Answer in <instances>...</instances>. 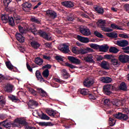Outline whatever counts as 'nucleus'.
Masks as SVG:
<instances>
[{
  "mask_svg": "<svg viewBox=\"0 0 129 129\" xmlns=\"http://www.w3.org/2000/svg\"><path fill=\"white\" fill-rule=\"evenodd\" d=\"M30 30L33 35H39L40 37H42L47 41H51V40H52V37L50 35H48L45 31H43L41 30L38 31L36 28H31Z\"/></svg>",
  "mask_w": 129,
  "mask_h": 129,
  "instance_id": "nucleus-1",
  "label": "nucleus"
},
{
  "mask_svg": "<svg viewBox=\"0 0 129 129\" xmlns=\"http://www.w3.org/2000/svg\"><path fill=\"white\" fill-rule=\"evenodd\" d=\"M1 19L5 24L9 23L10 26H11V27H15V20H14V18L10 17L9 15L6 14H2L1 15Z\"/></svg>",
  "mask_w": 129,
  "mask_h": 129,
  "instance_id": "nucleus-2",
  "label": "nucleus"
},
{
  "mask_svg": "<svg viewBox=\"0 0 129 129\" xmlns=\"http://www.w3.org/2000/svg\"><path fill=\"white\" fill-rule=\"evenodd\" d=\"M29 91L31 93V94H33V95L36 96L37 95V93H39L40 96H42V97H47V92L45 91L44 90H43L42 88H37V91H35L34 89L32 88H29Z\"/></svg>",
  "mask_w": 129,
  "mask_h": 129,
  "instance_id": "nucleus-3",
  "label": "nucleus"
},
{
  "mask_svg": "<svg viewBox=\"0 0 129 129\" xmlns=\"http://www.w3.org/2000/svg\"><path fill=\"white\" fill-rule=\"evenodd\" d=\"M103 90L106 95H110L112 90H115V87L111 84H106L103 86Z\"/></svg>",
  "mask_w": 129,
  "mask_h": 129,
  "instance_id": "nucleus-4",
  "label": "nucleus"
},
{
  "mask_svg": "<svg viewBox=\"0 0 129 129\" xmlns=\"http://www.w3.org/2000/svg\"><path fill=\"white\" fill-rule=\"evenodd\" d=\"M104 105L108 107L107 108L104 109L107 114H112L113 113V110L109 107L110 106V100L109 99H106L104 100Z\"/></svg>",
  "mask_w": 129,
  "mask_h": 129,
  "instance_id": "nucleus-5",
  "label": "nucleus"
},
{
  "mask_svg": "<svg viewBox=\"0 0 129 129\" xmlns=\"http://www.w3.org/2000/svg\"><path fill=\"white\" fill-rule=\"evenodd\" d=\"M0 125L1 126H4V127H6V128L10 129L12 126L13 127H16L18 126V125L16 124V123H12L11 121H9L8 120H4L0 122Z\"/></svg>",
  "mask_w": 129,
  "mask_h": 129,
  "instance_id": "nucleus-6",
  "label": "nucleus"
},
{
  "mask_svg": "<svg viewBox=\"0 0 129 129\" xmlns=\"http://www.w3.org/2000/svg\"><path fill=\"white\" fill-rule=\"evenodd\" d=\"M113 116L115 118H117L118 119H123V120H127V119H128V116L121 112H117L113 114Z\"/></svg>",
  "mask_w": 129,
  "mask_h": 129,
  "instance_id": "nucleus-7",
  "label": "nucleus"
},
{
  "mask_svg": "<svg viewBox=\"0 0 129 129\" xmlns=\"http://www.w3.org/2000/svg\"><path fill=\"white\" fill-rule=\"evenodd\" d=\"M83 84L85 87L89 88L94 84V81L90 78H88L85 79Z\"/></svg>",
  "mask_w": 129,
  "mask_h": 129,
  "instance_id": "nucleus-8",
  "label": "nucleus"
},
{
  "mask_svg": "<svg viewBox=\"0 0 129 129\" xmlns=\"http://www.w3.org/2000/svg\"><path fill=\"white\" fill-rule=\"evenodd\" d=\"M68 59L71 63L76 64V65H80L81 63V60H80V59L74 56H68Z\"/></svg>",
  "mask_w": 129,
  "mask_h": 129,
  "instance_id": "nucleus-9",
  "label": "nucleus"
},
{
  "mask_svg": "<svg viewBox=\"0 0 129 129\" xmlns=\"http://www.w3.org/2000/svg\"><path fill=\"white\" fill-rule=\"evenodd\" d=\"M45 15L47 17H49L50 19H52V20L56 19L57 17V13L55 12V11L52 10L46 11Z\"/></svg>",
  "mask_w": 129,
  "mask_h": 129,
  "instance_id": "nucleus-10",
  "label": "nucleus"
},
{
  "mask_svg": "<svg viewBox=\"0 0 129 129\" xmlns=\"http://www.w3.org/2000/svg\"><path fill=\"white\" fill-rule=\"evenodd\" d=\"M116 45L119 46V47H126L128 45V41L125 39H121L120 40L116 41Z\"/></svg>",
  "mask_w": 129,
  "mask_h": 129,
  "instance_id": "nucleus-11",
  "label": "nucleus"
},
{
  "mask_svg": "<svg viewBox=\"0 0 129 129\" xmlns=\"http://www.w3.org/2000/svg\"><path fill=\"white\" fill-rule=\"evenodd\" d=\"M119 60L121 63L129 62V56L125 54H121L118 57Z\"/></svg>",
  "mask_w": 129,
  "mask_h": 129,
  "instance_id": "nucleus-12",
  "label": "nucleus"
},
{
  "mask_svg": "<svg viewBox=\"0 0 129 129\" xmlns=\"http://www.w3.org/2000/svg\"><path fill=\"white\" fill-rule=\"evenodd\" d=\"M38 105H39V103L34 100H30L28 102V107L32 109H34V108L37 107Z\"/></svg>",
  "mask_w": 129,
  "mask_h": 129,
  "instance_id": "nucleus-13",
  "label": "nucleus"
},
{
  "mask_svg": "<svg viewBox=\"0 0 129 129\" xmlns=\"http://www.w3.org/2000/svg\"><path fill=\"white\" fill-rule=\"evenodd\" d=\"M79 31L82 35H84V36L88 37V36H90V35H91V31L89 29L80 28L79 29Z\"/></svg>",
  "mask_w": 129,
  "mask_h": 129,
  "instance_id": "nucleus-14",
  "label": "nucleus"
},
{
  "mask_svg": "<svg viewBox=\"0 0 129 129\" xmlns=\"http://www.w3.org/2000/svg\"><path fill=\"white\" fill-rule=\"evenodd\" d=\"M79 52H80V54L84 55V54L89 53L90 52H93V49L89 47H86V48L82 47V48H80Z\"/></svg>",
  "mask_w": 129,
  "mask_h": 129,
  "instance_id": "nucleus-15",
  "label": "nucleus"
},
{
  "mask_svg": "<svg viewBox=\"0 0 129 129\" xmlns=\"http://www.w3.org/2000/svg\"><path fill=\"white\" fill-rule=\"evenodd\" d=\"M22 8L24 12H29V11H31L32 4L30 2H26L22 4Z\"/></svg>",
  "mask_w": 129,
  "mask_h": 129,
  "instance_id": "nucleus-16",
  "label": "nucleus"
},
{
  "mask_svg": "<svg viewBox=\"0 0 129 129\" xmlns=\"http://www.w3.org/2000/svg\"><path fill=\"white\" fill-rule=\"evenodd\" d=\"M94 59V57L92 54L88 55V56L84 57V60L86 62V63H95Z\"/></svg>",
  "mask_w": 129,
  "mask_h": 129,
  "instance_id": "nucleus-17",
  "label": "nucleus"
},
{
  "mask_svg": "<svg viewBox=\"0 0 129 129\" xmlns=\"http://www.w3.org/2000/svg\"><path fill=\"white\" fill-rule=\"evenodd\" d=\"M6 65L8 69L11 71H13V72H16L18 70V68L15 67L10 61H8L6 62Z\"/></svg>",
  "mask_w": 129,
  "mask_h": 129,
  "instance_id": "nucleus-18",
  "label": "nucleus"
},
{
  "mask_svg": "<svg viewBox=\"0 0 129 129\" xmlns=\"http://www.w3.org/2000/svg\"><path fill=\"white\" fill-rule=\"evenodd\" d=\"M15 122L19 123V124H21V125H23L24 127L28 126L29 125V123H28L27 121L25 119H19V118H18L15 120Z\"/></svg>",
  "mask_w": 129,
  "mask_h": 129,
  "instance_id": "nucleus-19",
  "label": "nucleus"
},
{
  "mask_svg": "<svg viewBox=\"0 0 129 129\" xmlns=\"http://www.w3.org/2000/svg\"><path fill=\"white\" fill-rule=\"evenodd\" d=\"M95 11L97 13V14H100V15H103L104 13V10L103 8L100 6L96 5L94 7Z\"/></svg>",
  "mask_w": 129,
  "mask_h": 129,
  "instance_id": "nucleus-20",
  "label": "nucleus"
},
{
  "mask_svg": "<svg viewBox=\"0 0 129 129\" xmlns=\"http://www.w3.org/2000/svg\"><path fill=\"white\" fill-rule=\"evenodd\" d=\"M88 96L89 97V99H93L94 100L98 98V97H99V94H98L97 91H95L94 93L93 94H91L90 92L88 94Z\"/></svg>",
  "mask_w": 129,
  "mask_h": 129,
  "instance_id": "nucleus-21",
  "label": "nucleus"
},
{
  "mask_svg": "<svg viewBox=\"0 0 129 129\" xmlns=\"http://www.w3.org/2000/svg\"><path fill=\"white\" fill-rule=\"evenodd\" d=\"M46 113L48 114L50 116H51L52 117H57V113L55 112V111L53 110L52 109H47L45 110Z\"/></svg>",
  "mask_w": 129,
  "mask_h": 129,
  "instance_id": "nucleus-22",
  "label": "nucleus"
},
{
  "mask_svg": "<svg viewBox=\"0 0 129 129\" xmlns=\"http://www.w3.org/2000/svg\"><path fill=\"white\" fill-rule=\"evenodd\" d=\"M15 36L17 40L19 41L20 43H24V42H25V37L20 33H16Z\"/></svg>",
  "mask_w": 129,
  "mask_h": 129,
  "instance_id": "nucleus-23",
  "label": "nucleus"
},
{
  "mask_svg": "<svg viewBox=\"0 0 129 129\" xmlns=\"http://www.w3.org/2000/svg\"><path fill=\"white\" fill-rule=\"evenodd\" d=\"M35 76L36 78H37L38 80H40V82H45V80L42 77V75H41V72H40V71L37 70L36 71Z\"/></svg>",
  "mask_w": 129,
  "mask_h": 129,
  "instance_id": "nucleus-24",
  "label": "nucleus"
},
{
  "mask_svg": "<svg viewBox=\"0 0 129 129\" xmlns=\"http://www.w3.org/2000/svg\"><path fill=\"white\" fill-rule=\"evenodd\" d=\"M77 38L78 40L82 43H88V42H89V38L87 37H84L80 35H78Z\"/></svg>",
  "mask_w": 129,
  "mask_h": 129,
  "instance_id": "nucleus-25",
  "label": "nucleus"
},
{
  "mask_svg": "<svg viewBox=\"0 0 129 129\" xmlns=\"http://www.w3.org/2000/svg\"><path fill=\"white\" fill-rule=\"evenodd\" d=\"M8 98L10 100H11L12 102H19L20 101V99L15 95H10L8 96Z\"/></svg>",
  "mask_w": 129,
  "mask_h": 129,
  "instance_id": "nucleus-26",
  "label": "nucleus"
},
{
  "mask_svg": "<svg viewBox=\"0 0 129 129\" xmlns=\"http://www.w3.org/2000/svg\"><path fill=\"white\" fill-rule=\"evenodd\" d=\"M101 81L103 83H110L112 81V79L109 77H103L101 78Z\"/></svg>",
  "mask_w": 129,
  "mask_h": 129,
  "instance_id": "nucleus-27",
  "label": "nucleus"
},
{
  "mask_svg": "<svg viewBox=\"0 0 129 129\" xmlns=\"http://www.w3.org/2000/svg\"><path fill=\"white\" fill-rule=\"evenodd\" d=\"M100 66L105 70H109V64L104 60L101 63Z\"/></svg>",
  "mask_w": 129,
  "mask_h": 129,
  "instance_id": "nucleus-28",
  "label": "nucleus"
},
{
  "mask_svg": "<svg viewBox=\"0 0 129 129\" xmlns=\"http://www.w3.org/2000/svg\"><path fill=\"white\" fill-rule=\"evenodd\" d=\"M38 124L40 126H53L54 125V124L51 122H39Z\"/></svg>",
  "mask_w": 129,
  "mask_h": 129,
  "instance_id": "nucleus-29",
  "label": "nucleus"
},
{
  "mask_svg": "<svg viewBox=\"0 0 129 129\" xmlns=\"http://www.w3.org/2000/svg\"><path fill=\"white\" fill-rule=\"evenodd\" d=\"M30 45H31V46L34 48V49H38V48H40V46H41V44L39 43L38 42L33 40L31 43Z\"/></svg>",
  "mask_w": 129,
  "mask_h": 129,
  "instance_id": "nucleus-30",
  "label": "nucleus"
},
{
  "mask_svg": "<svg viewBox=\"0 0 129 129\" xmlns=\"http://www.w3.org/2000/svg\"><path fill=\"white\" fill-rule=\"evenodd\" d=\"M79 91L80 93L82 95H88V94H89V92H90L89 90L85 88L81 89Z\"/></svg>",
  "mask_w": 129,
  "mask_h": 129,
  "instance_id": "nucleus-31",
  "label": "nucleus"
},
{
  "mask_svg": "<svg viewBox=\"0 0 129 129\" xmlns=\"http://www.w3.org/2000/svg\"><path fill=\"white\" fill-rule=\"evenodd\" d=\"M111 63L112 65H113L115 67H118L120 64L118 62V59L116 58H112L111 59Z\"/></svg>",
  "mask_w": 129,
  "mask_h": 129,
  "instance_id": "nucleus-32",
  "label": "nucleus"
},
{
  "mask_svg": "<svg viewBox=\"0 0 129 129\" xmlns=\"http://www.w3.org/2000/svg\"><path fill=\"white\" fill-rule=\"evenodd\" d=\"M119 90H122L123 91H126L127 90V87H126V84L124 82H122L119 87Z\"/></svg>",
  "mask_w": 129,
  "mask_h": 129,
  "instance_id": "nucleus-33",
  "label": "nucleus"
},
{
  "mask_svg": "<svg viewBox=\"0 0 129 129\" xmlns=\"http://www.w3.org/2000/svg\"><path fill=\"white\" fill-rule=\"evenodd\" d=\"M13 88H14V86L11 84H7L6 86L5 89L7 92H13Z\"/></svg>",
  "mask_w": 129,
  "mask_h": 129,
  "instance_id": "nucleus-34",
  "label": "nucleus"
},
{
  "mask_svg": "<svg viewBox=\"0 0 129 129\" xmlns=\"http://www.w3.org/2000/svg\"><path fill=\"white\" fill-rule=\"evenodd\" d=\"M109 48V47H108V45H107V44H106L105 45L100 46L99 50L100 52H106V51L108 50Z\"/></svg>",
  "mask_w": 129,
  "mask_h": 129,
  "instance_id": "nucleus-35",
  "label": "nucleus"
},
{
  "mask_svg": "<svg viewBox=\"0 0 129 129\" xmlns=\"http://www.w3.org/2000/svg\"><path fill=\"white\" fill-rule=\"evenodd\" d=\"M34 62L37 65L41 66L44 63V60L41 57H36L35 59Z\"/></svg>",
  "mask_w": 129,
  "mask_h": 129,
  "instance_id": "nucleus-36",
  "label": "nucleus"
},
{
  "mask_svg": "<svg viewBox=\"0 0 129 129\" xmlns=\"http://www.w3.org/2000/svg\"><path fill=\"white\" fill-rule=\"evenodd\" d=\"M41 115H38V116L40 117L41 119H43L44 120H49L50 119V117H48L47 114L43 113L42 112Z\"/></svg>",
  "mask_w": 129,
  "mask_h": 129,
  "instance_id": "nucleus-37",
  "label": "nucleus"
},
{
  "mask_svg": "<svg viewBox=\"0 0 129 129\" xmlns=\"http://www.w3.org/2000/svg\"><path fill=\"white\" fill-rule=\"evenodd\" d=\"M74 7V4L71 1H65V7L66 8H73Z\"/></svg>",
  "mask_w": 129,
  "mask_h": 129,
  "instance_id": "nucleus-38",
  "label": "nucleus"
},
{
  "mask_svg": "<svg viewBox=\"0 0 129 129\" xmlns=\"http://www.w3.org/2000/svg\"><path fill=\"white\" fill-rule=\"evenodd\" d=\"M109 52H110V53L116 54V53H118V52H119V50L115 47H111L109 48Z\"/></svg>",
  "mask_w": 129,
  "mask_h": 129,
  "instance_id": "nucleus-39",
  "label": "nucleus"
},
{
  "mask_svg": "<svg viewBox=\"0 0 129 129\" xmlns=\"http://www.w3.org/2000/svg\"><path fill=\"white\" fill-rule=\"evenodd\" d=\"M106 35L109 38H117V34L114 32L107 33Z\"/></svg>",
  "mask_w": 129,
  "mask_h": 129,
  "instance_id": "nucleus-40",
  "label": "nucleus"
},
{
  "mask_svg": "<svg viewBox=\"0 0 129 129\" xmlns=\"http://www.w3.org/2000/svg\"><path fill=\"white\" fill-rule=\"evenodd\" d=\"M6 104V98L3 96H0V105L1 107H3Z\"/></svg>",
  "mask_w": 129,
  "mask_h": 129,
  "instance_id": "nucleus-41",
  "label": "nucleus"
},
{
  "mask_svg": "<svg viewBox=\"0 0 129 129\" xmlns=\"http://www.w3.org/2000/svg\"><path fill=\"white\" fill-rule=\"evenodd\" d=\"M50 74L49 70L45 69L43 72H42V75L44 78H48L49 77V75Z\"/></svg>",
  "mask_w": 129,
  "mask_h": 129,
  "instance_id": "nucleus-42",
  "label": "nucleus"
},
{
  "mask_svg": "<svg viewBox=\"0 0 129 129\" xmlns=\"http://www.w3.org/2000/svg\"><path fill=\"white\" fill-rule=\"evenodd\" d=\"M55 59L57 60V61L61 62L60 63L61 65H65V62L63 61V57H62L61 56L56 55L55 56Z\"/></svg>",
  "mask_w": 129,
  "mask_h": 129,
  "instance_id": "nucleus-43",
  "label": "nucleus"
},
{
  "mask_svg": "<svg viewBox=\"0 0 129 129\" xmlns=\"http://www.w3.org/2000/svg\"><path fill=\"white\" fill-rule=\"evenodd\" d=\"M58 50L61 51V52H62V53H65V43L60 44L58 46Z\"/></svg>",
  "mask_w": 129,
  "mask_h": 129,
  "instance_id": "nucleus-44",
  "label": "nucleus"
},
{
  "mask_svg": "<svg viewBox=\"0 0 129 129\" xmlns=\"http://www.w3.org/2000/svg\"><path fill=\"white\" fill-rule=\"evenodd\" d=\"M111 103H112L113 105L118 106V105H119V100L117 99H113L111 101Z\"/></svg>",
  "mask_w": 129,
  "mask_h": 129,
  "instance_id": "nucleus-45",
  "label": "nucleus"
},
{
  "mask_svg": "<svg viewBox=\"0 0 129 129\" xmlns=\"http://www.w3.org/2000/svg\"><path fill=\"white\" fill-rule=\"evenodd\" d=\"M12 1L13 0H4L3 1V3L4 4V6L6 9H7L8 7H9V5H10V4H11V3H12Z\"/></svg>",
  "mask_w": 129,
  "mask_h": 129,
  "instance_id": "nucleus-46",
  "label": "nucleus"
},
{
  "mask_svg": "<svg viewBox=\"0 0 129 129\" xmlns=\"http://www.w3.org/2000/svg\"><path fill=\"white\" fill-rule=\"evenodd\" d=\"M80 48L77 47H74L72 48V52L74 54H80L79 52Z\"/></svg>",
  "mask_w": 129,
  "mask_h": 129,
  "instance_id": "nucleus-47",
  "label": "nucleus"
},
{
  "mask_svg": "<svg viewBox=\"0 0 129 129\" xmlns=\"http://www.w3.org/2000/svg\"><path fill=\"white\" fill-rule=\"evenodd\" d=\"M109 120V124L110 126H113V125L115 124V121H114V119H113V118L110 117Z\"/></svg>",
  "mask_w": 129,
  "mask_h": 129,
  "instance_id": "nucleus-48",
  "label": "nucleus"
},
{
  "mask_svg": "<svg viewBox=\"0 0 129 129\" xmlns=\"http://www.w3.org/2000/svg\"><path fill=\"white\" fill-rule=\"evenodd\" d=\"M94 34L96 37H98V38H100L101 39H102L103 38V35L101 34V33H99V32L96 31L94 32Z\"/></svg>",
  "mask_w": 129,
  "mask_h": 129,
  "instance_id": "nucleus-49",
  "label": "nucleus"
},
{
  "mask_svg": "<svg viewBox=\"0 0 129 129\" xmlns=\"http://www.w3.org/2000/svg\"><path fill=\"white\" fill-rule=\"evenodd\" d=\"M111 28L112 29H114V30H122V28H119L117 25L114 24H111Z\"/></svg>",
  "mask_w": 129,
  "mask_h": 129,
  "instance_id": "nucleus-50",
  "label": "nucleus"
},
{
  "mask_svg": "<svg viewBox=\"0 0 129 129\" xmlns=\"http://www.w3.org/2000/svg\"><path fill=\"white\" fill-rule=\"evenodd\" d=\"M30 21L33 23H36V24H40L41 22L38 20V19L35 17H32L30 19Z\"/></svg>",
  "mask_w": 129,
  "mask_h": 129,
  "instance_id": "nucleus-51",
  "label": "nucleus"
},
{
  "mask_svg": "<svg viewBox=\"0 0 129 129\" xmlns=\"http://www.w3.org/2000/svg\"><path fill=\"white\" fill-rule=\"evenodd\" d=\"M91 48H93V49H99V48H100V45H98L97 44H94V43H91L90 45Z\"/></svg>",
  "mask_w": 129,
  "mask_h": 129,
  "instance_id": "nucleus-52",
  "label": "nucleus"
},
{
  "mask_svg": "<svg viewBox=\"0 0 129 129\" xmlns=\"http://www.w3.org/2000/svg\"><path fill=\"white\" fill-rule=\"evenodd\" d=\"M18 29H19V32L21 34H25V33H26V30H25V29H24V27H22V26L19 25L18 26Z\"/></svg>",
  "mask_w": 129,
  "mask_h": 129,
  "instance_id": "nucleus-53",
  "label": "nucleus"
},
{
  "mask_svg": "<svg viewBox=\"0 0 129 129\" xmlns=\"http://www.w3.org/2000/svg\"><path fill=\"white\" fill-rule=\"evenodd\" d=\"M99 23V26L101 27V26H105L106 21L105 20H100L98 21Z\"/></svg>",
  "mask_w": 129,
  "mask_h": 129,
  "instance_id": "nucleus-54",
  "label": "nucleus"
},
{
  "mask_svg": "<svg viewBox=\"0 0 129 129\" xmlns=\"http://www.w3.org/2000/svg\"><path fill=\"white\" fill-rule=\"evenodd\" d=\"M65 65L66 66H67V67H69V68H71V69H75V68H76V67L68 62L65 63Z\"/></svg>",
  "mask_w": 129,
  "mask_h": 129,
  "instance_id": "nucleus-55",
  "label": "nucleus"
},
{
  "mask_svg": "<svg viewBox=\"0 0 129 129\" xmlns=\"http://www.w3.org/2000/svg\"><path fill=\"white\" fill-rule=\"evenodd\" d=\"M14 19L16 21L17 24H19L20 23L19 21L22 20V17L20 16H16L14 17Z\"/></svg>",
  "mask_w": 129,
  "mask_h": 129,
  "instance_id": "nucleus-56",
  "label": "nucleus"
},
{
  "mask_svg": "<svg viewBox=\"0 0 129 129\" xmlns=\"http://www.w3.org/2000/svg\"><path fill=\"white\" fill-rule=\"evenodd\" d=\"M46 68L49 70V69H51V68H52V65L50 64H47L42 67V69H46Z\"/></svg>",
  "mask_w": 129,
  "mask_h": 129,
  "instance_id": "nucleus-57",
  "label": "nucleus"
},
{
  "mask_svg": "<svg viewBox=\"0 0 129 129\" xmlns=\"http://www.w3.org/2000/svg\"><path fill=\"white\" fill-rule=\"evenodd\" d=\"M104 57L105 59H107V60H111L112 59V58H113V56L112 55H109V54H105L104 55Z\"/></svg>",
  "mask_w": 129,
  "mask_h": 129,
  "instance_id": "nucleus-58",
  "label": "nucleus"
},
{
  "mask_svg": "<svg viewBox=\"0 0 129 129\" xmlns=\"http://www.w3.org/2000/svg\"><path fill=\"white\" fill-rule=\"evenodd\" d=\"M119 37H120V38H122L123 39H128V36L126 34H119Z\"/></svg>",
  "mask_w": 129,
  "mask_h": 129,
  "instance_id": "nucleus-59",
  "label": "nucleus"
},
{
  "mask_svg": "<svg viewBox=\"0 0 129 129\" xmlns=\"http://www.w3.org/2000/svg\"><path fill=\"white\" fill-rule=\"evenodd\" d=\"M26 67H27L28 70H29V71H30V72H33V69L32 68V67H31L30 64H29V63H28V62L26 63Z\"/></svg>",
  "mask_w": 129,
  "mask_h": 129,
  "instance_id": "nucleus-60",
  "label": "nucleus"
},
{
  "mask_svg": "<svg viewBox=\"0 0 129 129\" xmlns=\"http://www.w3.org/2000/svg\"><path fill=\"white\" fill-rule=\"evenodd\" d=\"M122 112H123V113H125L126 114H129V109L126 107L123 108Z\"/></svg>",
  "mask_w": 129,
  "mask_h": 129,
  "instance_id": "nucleus-61",
  "label": "nucleus"
},
{
  "mask_svg": "<svg viewBox=\"0 0 129 129\" xmlns=\"http://www.w3.org/2000/svg\"><path fill=\"white\" fill-rule=\"evenodd\" d=\"M43 58L44 60H47L48 61H50V60H51V56H50L43 55Z\"/></svg>",
  "mask_w": 129,
  "mask_h": 129,
  "instance_id": "nucleus-62",
  "label": "nucleus"
},
{
  "mask_svg": "<svg viewBox=\"0 0 129 129\" xmlns=\"http://www.w3.org/2000/svg\"><path fill=\"white\" fill-rule=\"evenodd\" d=\"M65 54H69V55H71V51H70V48L65 49Z\"/></svg>",
  "mask_w": 129,
  "mask_h": 129,
  "instance_id": "nucleus-63",
  "label": "nucleus"
},
{
  "mask_svg": "<svg viewBox=\"0 0 129 129\" xmlns=\"http://www.w3.org/2000/svg\"><path fill=\"white\" fill-rule=\"evenodd\" d=\"M124 9H125V11H126V12H127L128 11H129V4L125 5Z\"/></svg>",
  "mask_w": 129,
  "mask_h": 129,
  "instance_id": "nucleus-64",
  "label": "nucleus"
}]
</instances>
